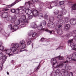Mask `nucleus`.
I'll list each match as a JSON object with an SVG mask.
<instances>
[{
	"instance_id": "nucleus-57",
	"label": "nucleus",
	"mask_w": 76,
	"mask_h": 76,
	"mask_svg": "<svg viewBox=\"0 0 76 76\" xmlns=\"http://www.w3.org/2000/svg\"><path fill=\"white\" fill-rule=\"evenodd\" d=\"M63 48V47L61 46L60 47L56 49V50H58V49H62Z\"/></svg>"
},
{
	"instance_id": "nucleus-21",
	"label": "nucleus",
	"mask_w": 76,
	"mask_h": 76,
	"mask_svg": "<svg viewBox=\"0 0 76 76\" xmlns=\"http://www.w3.org/2000/svg\"><path fill=\"white\" fill-rule=\"evenodd\" d=\"M60 12L63 15H66V13L67 12V11L66 9H63L61 11H60Z\"/></svg>"
},
{
	"instance_id": "nucleus-18",
	"label": "nucleus",
	"mask_w": 76,
	"mask_h": 76,
	"mask_svg": "<svg viewBox=\"0 0 76 76\" xmlns=\"http://www.w3.org/2000/svg\"><path fill=\"white\" fill-rule=\"evenodd\" d=\"M31 28H37V25L34 23H31Z\"/></svg>"
},
{
	"instance_id": "nucleus-1",
	"label": "nucleus",
	"mask_w": 76,
	"mask_h": 76,
	"mask_svg": "<svg viewBox=\"0 0 76 76\" xmlns=\"http://www.w3.org/2000/svg\"><path fill=\"white\" fill-rule=\"evenodd\" d=\"M66 62H62V63L64 65H66V63H69L70 61L73 60V61H76V52L72 54V56L70 55L69 56H67V57L66 59Z\"/></svg>"
},
{
	"instance_id": "nucleus-11",
	"label": "nucleus",
	"mask_w": 76,
	"mask_h": 76,
	"mask_svg": "<svg viewBox=\"0 0 76 76\" xmlns=\"http://www.w3.org/2000/svg\"><path fill=\"white\" fill-rule=\"evenodd\" d=\"M4 52L5 53L7 54H8L9 56H13V54H12V53H11L12 52L11 51V50H10L8 49H6L4 50Z\"/></svg>"
},
{
	"instance_id": "nucleus-4",
	"label": "nucleus",
	"mask_w": 76,
	"mask_h": 76,
	"mask_svg": "<svg viewBox=\"0 0 76 76\" xmlns=\"http://www.w3.org/2000/svg\"><path fill=\"white\" fill-rule=\"evenodd\" d=\"M73 39H71L68 40V43L70 44V46L72 48V50H74V51H76V45L74 44L73 43Z\"/></svg>"
},
{
	"instance_id": "nucleus-55",
	"label": "nucleus",
	"mask_w": 76,
	"mask_h": 76,
	"mask_svg": "<svg viewBox=\"0 0 76 76\" xmlns=\"http://www.w3.org/2000/svg\"><path fill=\"white\" fill-rule=\"evenodd\" d=\"M32 1H33V2L35 3V2H37V1H38V0H32Z\"/></svg>"
},
{
	"instance_id": "nucleus-29",
	"label": "nucleus",
	"mask_w": 76,
	"mask_h": 76,
	"mask_svg": "<svg viewBox=\"0 0 76 76\" xmlns=\"http://www.w3.org/2000/svg\"><path fill=\"white\" fill-rule=\"evenodd\" d=\"M49 20L50 22H53L54 20V18L53 17H50L49 19Z\"/></svg>"
},
{
	"instance_id": "nucleus-22",
	"label": "nucleus",
	"mask_w": 76,
	"mask_h": 76,
	"mask_svg": "<svg viewBox=\"0 0 76 76\" xmlns=\"http://www.w3.org/2000/svg\"><path fill=\"white\" fill-rule=\"evenodd\" d=\"M57 32L58 34L61 35L63 34V31L61 29H59L57 31Z\"/></svg>"
},
{
	"instance_id": "nucleus-3",
	"label": "nucleus",
	"mask_w": 76,
	"mask_h": 76,
	"mask_svg": "<svg viewBox=\"0 0 76 76\" xmlns=\"http://www.w3.org/2000/svg\"><path fill=\"white\" fill-rule=\"evenodd\" d=\"M20 50L21 51H23L25 50L24 48H25V46H26V44L25 42V41L23 40L21 41L20 42Z\"/></svg>"
},
{
	"instance_id": "nucleus-41",
	"label": "nucleus",
	"mask_w": 76,
	"mask_h": 76,
	"mask_svg": "<svg viewBox=\"0 0 76 76\" xmlns=\"http://www.w3.org/2000/svg\"><path fill=\"white\" fill-rule=\"evenodd\" d=\"M45 31H46V32H48L50 33V34H51V33H52V32H53V31H50L48 30V29H47L46 30H45Z\"/></svg>"
},
{
	"instance_id": "nucleus-5",
	"label": "nucleus",
	"mask_w": 76,
	"mask_h": 76,
	"mask_svg": "<svg viewBox=\"0 0 76 76\" xmlns=\"http://www.w3.org/2000/svg\"><path fill=\"white\" fill-rule=\"evenodd\" d=\"M6 19L8 21H11L12 23H13V22H15L16 19V17L14 16L12 18V16H8L7 17Z\"/></svg>"
},
{
	"instance_id": "nucleus-49",
	"label": "nucleus",
	"mask_w": 76,
	"mask_h": 76,
	"mask_svg": "<svg viewBox=\"0 0 76 76\" xmlns=\"http://www.w3.org/2000/svg\"><path fill=\"white\" fill-rule=\"evenodd\" d=\"M66 71V70H65L64 69H61V72H62V73H64V72Z\"/></svg>"
},
{
	"instance_id": "nucleus-15",
	"label": "nucleus",
	"mask_w": 76,
	"mask_h": 76,
	"mask_svg": "<svg viewBox=\"0 0 76 76\" xmlns=\"http://www.w3.org/2000/svg\"><path fill=\"white\" fill-rule=\"evenodd\" d=\"M18 51H19V52H22V51H20V48H19V50L16 49H15V50H14V51H11V53H12V54H17L18 53Z\"/></svg>"
},
{
	"instance_id": "nucleus-46",
	"label": "nucleus",
	"mask_w": 76,
	"mask_h": 76,
	"mask_svg": "<svg viewBox=\"0 0 76 76\" xmlns=\"http://www.w3.org/2000/svg\"><path fill=\"white\" fill-rule=\"evenodd\" d=\"M73 76V72H70L69 74V76Z\"/></svg>"
},
{
	"instance_id": "nucleus-30",
	"label": "nucleus",
	"mask_w": 76,
	"mask_h": 76,
	"mask_svg": "<svg viewBox=\"0 0 76 76\" xmlns=\"http://www.w3.org/2000/svg\"><path fill=\"white\" fill-rule=\"evenodd\" d=\"M32 4V3L31 2H30L29 3L28 2H26L25 3V5H26V6H27V5H28L29 6H31Z\"/></svg>"
},
{
	"instance_id": "nucleus-48",
	"label": "nucleus",
	"mask_w": 76,
	"mask_h": 76,
	"mask_svg": "<svg viewBox=\"0 0 76 76\" xmlns=\"http://www.w3.org/2000/svg\"><path fill=\"white\" fill-rule=\"evenodd\" d=\"M11 12H12V13H15V10L14 9H12L11 10Z\"/></svg>"
},
{
	"instance_id": "nucleus-27",
	"label": "nucleus",
	"mask_w": 76,
	"mask_h": 76,
	"mask_svg": "<svg viewBox=\"0 0 76 76\" xmlns=\"http://www.w3.org/2000/svg\"><path fill=\"white\" fill-rule=\"evenodd\" d=\"M20 24V20H18L17 21H16V22L14 23V25H16V26H17V25H19Z\"/></svg>"
},
{
	"instance_id": "nucleus-24",
	"label": "nucleus",
	"mask_w": 76,
	"mask_h": 76,
	"mask_svg": "<svg viewBox=\"0 0 76 76\" xmlns=\"http://www.w3.org/2000/svg\"><path fill=\"white\" fill-rule=\"evenodd\" d=\"M30 39L28 38L26 39V41H28L27 43V45H30L31 43V41Z\"/></svg>"
},
{
	"instance_id": "nucleus-58",
	"label": "nucleus",
	"mask_w": 76,
	"mask_h": 76,
	"mask_svg": "<svg viewBox=\"0 0 76 76\" xmlns=\"http://www.w3.org/2000/svg\"><path fill=\"white\" fill-rule=\"evenodd\" d=\"M4 34L5 35V37H8V34H6V33H4Z\"/></svg>"
},
{
	"instance_id": "nucleus-50",
	"label": "nucleus",
	"mask_w": 76,
	"mask_h": 76,
	"mask_svg": "<svg viewBox=\"0 0 76 76\" xmlns=\"http://www.w3.org/2000/svg\"><path fill=\"white\" fill-rule=\"evenodd\" d=\"M33 16H31L30 15V16H28V18L29 19H32V17H33Z\"/></svg>"
},
{
	"instance_id": "nucleus-34",
	"label": "nucleus",
	"mask_w": 76,
	"mask_h": 76,
	"mask_svg": "<svg viewBox=\"0 0 76 76\" xmlns=\"http://www.w3.org/2000/svg\"><path fill=\"white\" fill-rule=\"evenodd\" d=\"M26 16L25 15H23L22 16V18H21L22 21H24L25 19H26Z\"/></svg>"
},
{
	"instance_id": "nucleus-2",
	"label": "nucleus",
	"mask_w": 76,
	"mask_h": 76,
	"mask_svg": "<svg viewBox=\"0 0 76 76\" xmlns=\"http://www.w3.org/2000/svg\"><path fill=\"white\" fill-rule=\"evenodd\" d=\"M25 12L26 14L28 15H30L31 16H34L36 17L38 15V11L36 10H34L33 12L32 13V11L30 10L26 9L25 8Z\"/></svg>"
},
{
	"instance_id": "nucleus-8",
	"label": "nucleus",
	"mask_w": 76,
	"mask_h": 76,
	"mask_svg": "<svg viewBox=\"0 0 76 76\" xmlns=\"http://www.w3.org/2000/svg\"><path fill=\"white\" fill-rule=\"evenodd\" d=\"M13 27L12 24L9 25V27L10 28L11 30H14V31H16L18 29V26L14 24Z\"/></svg>"
},
{
	"instance_id": "nucleus-40",
	"label": "nucleus",
	"mask_w": 76,
	"mask_h": 76,
	"mask_svg": "<svg viewBox=\"0 0 76 76\" xmlns=\"http://www.w3.org/2000/svg\"><path fill=\"white\" fill-rule=\"evenodd\" d=\"M58 18H59L60 19H62L63 18V16L61 15H59L58 16H57Z\"/></svg>"
},
{
	"instance_id": "nucleus-62",
	"label": "nucleus",
	"mask_w": 76,
	"mask_h": 76,
	"mask_svg": "<svg viewBox=\"0 0 76 76\" xmlns=\"http://www.w3.org/2000/svg\"><path fill=\"white\" fill-rule=\"evenodd\" d=\"M22 28V25H20L19 27H18V28Z\"/></svg>"
},
{
	"instance_id": "nucleus-51",
	"label": "nucleus",
	"mask_w": 76,
	"mask_h": 76,
	"mask_svg": "<svg viewBox=\"0 0 76 76\" xmlns=\"http://www.w3.org/2000/svg\"><path fill=\"white\" fill-rule=\"evenodd\" d=\"M56 75V73L55 72H52L51 73L52 76H55Z\"/></svg>"
},
{
	"instance_id": "nucleus-38",
	"label": "nucleus",
	"mask_w": 76,
	"mask_h": 76,
	"mask_svg": "<svg viewBox=\"0 0 76 76\" xmlns=\"http://www.w3.org/2000/svg\"><path fill=\"white\" fill-rule=\"evenodd\" d=\"M24 23H25V24H26L28 23V20L26 19H25V20H24Z\"/></svg>"
},
{
	"instance_id": "nucleus-13",
	"label": "nucleus",
	"mask_w": 76,
	"mask_h": 76,
	"mask_svg": "<svg viewBox=\"0 0 76 76\" xmlns=\"http://www.w3.org/2000/svg\"><path fill=\"white\" fill-rule=\"evenodd\" d=\"M73 34H76V31L75 30H73L72 32L66 35L67 37H72Z\"/></svg>"
},
{
	"instance_id": "nucleus-19",
	"label": "nucleus",
	"mask_w": 76,
	"mask_h": 76,
	"mask_svg": "<svg viewBox=\"0 0 76 76\" xmlns=\"http://www.w3.org/2000/svg\"><path fill=\"white\" fill-rule=\"evenodd\" d=\"M48 26L49 27H50V28H51L54 27V23H48Z\"/></svg>"
},
{
	"instance_id": "nucleus-45",
	"label": "nucleus",
	"mask_w": 76,
	"mask_h": 76,
	"mask_svg": "<svg viewBox=\"0 0 76 76\" xmlns=\"http://www.w3.org/2000/svg\"><path fill=\"white\" fill-rule=\"evenodd\" d=\"M3 68V64H0V70H2Z\"/></svg>"
},
{
	"instance_id": "nucleus-6",
	"label": "nucleus",
	"mask_w": 76,
	"mask_h": 76,
	"mask_svg": "<svg viewBox=\"0 0 76 76\" xmlns=\"http://www.w3.org/2000/svg\"><path fill=\"white\" fill-rule=\"evenodd\" d=\"M25 8L23 7H20L18 8V9L16 10L15 11V13L16 14H18L19 13V11L20 10H22V11L23 12H24L25 11Z\"/></svg>"
},
{
	"instance_id": "nucleus-12",
	"label": "nucleus",
	"mask_w": 76,
	"mask_h": 76,
	"mask_svg": "<svg viewBox=\"0 0 76 76\" xmlns=\"http://www.w3.org/2000/svg\"><path fill=\"white\" fill-rule=\"evenodd\" d=\"M58 4V2L57 1H54V3H52L51 4H50V6L48 8L50 9L49 7H53L54 6H57V4Z\"/></svg>"
},
{
	"instance_id": "nucleus-53",
	"label": "nucleus",
	"mask_w": 76,
	"mask_h": 76,
	"mask_svg": "<svg viewBox=\"0 0 76 76\" xmlns=\"http://www.w3.org/2000/svg\"><path fill=\"white\" fill-rule=\"evenodd\" d=\"M8 10L7 9H5L4 10H0V12H3L4 10H5V11H7V10Z\"/></svg>"
},
{
	"instance_id": "nucleus-42",
	"label": "nucleus",
	"mask_w": 76,
	"mask_h": 76,
	"mask_svg": "<svg viewBox=\"0 0 76 76\" xmlns=\"http://www.w3.org/2000/svg\"><path fill=\"white\" fill-rule=\"evenodd\" d=\"M4 50V47L2 46H0V50L3 51Z\"/></svg>"
},
{
	"instance_id": "nucleus-28",
	"label": "nucleus",
	"mask_w": 76,
	"mask_h": 76,
	"mask_svg": "<svg viewBox=\"0 0 76 76\" xmlns=\"http://www.w3.org/2000/svg\"><path fill=\"white\" fill-rule=\"evenodd\" d=\"M53 13L55 15H57L59 13V11L57 9L55 10L54 11Z\"/></svg>"
},
{
	"instance_id": "nucleus-56",
	"label": "nucleus",
	"mask_w": 76,
	"mask_h": 76,
	"mask_svg": "<svg viewBox=\"0 0 76 76\" xmlns=\"http://www.w3.org/2000/svg\"><path fill=\"white\" fill-rule=\"evenodd\" d=\"M16 1H16L14 3H13L11 5V6H14V5H15V4H16Z\"/></svg>"
},
{
	"instance_id": "nucleus-52",
	"label": "nucleus",
	"mask_w": 76,
	"mask_h": 76,
	"mask_svg": "<svg viewBox=\"0 0 76 76\" xmlns=\"http://www.w3.org/2000/svg\"><path fill=\"white\" fill-rule=\"evenodd\" d=\"M58 28H62V25H59L58 26Z\"/></svg>"
},
{
	"instance_id": "nucleus-47",
	"label": "nucleus",
	"mask_w": 76,
	"mask_h": 76,
	"mask_svg": "<svg viewBox=\"0 0 76 76\" xmlns=\"http://www.w3.org/2000/svg\"><path fill=\"white\" fill-rule=\"evenodd\" d=\"M22 27H25V23H21Z\"/></svg>"
},
{
	"instance_id": "nucleus-39",
	"label": "nucleus",
	"mask_w": 76,
	"mask_h": 76,
	"mask_svg": "<svg viewBox=\"0 0 76 76\" xmlns=\"http://www.w3.org/2000/svg\"><path fill=\"white\" fill-rule=\"evenodd\" d=\"M58 57V59L59 60H64V57H61L60 56H59Z\"/></svg>"
},
{
	"instance_id": "nucleus-43",
	"label": "nucleus",
	"mask_w": 76,
	"mask_h": 76,
	"mask_svg": "<svg viewBox=\"0 0 76 76\" xmlns=\"http://www.w3.org/2000/svg\"><path fill=\"white\" fill-rule=\"evenodd\" d=\"M64 4V1H60L59 3V4L60 5H62V4Z\"/></svg>"
},
{
	"instance_id": "nucleus-35",
	"label": "nucleus",
	"mask_w": 76,
	"mask_h": 76,
	"mask_svg": "<svg viewBox=\"0 0 76 76\" xmlns=\"http://www.w3.org/2000/svg\"><path fill=\"white\" fill-rule=\"evenodd\" d=\"M69 73L67 71H65L64 73H63L64 76H67L68 75V74Z\"/></svg>"
},
{
	"instance_id": "nucleus-20",
	"label": "nucleus",
	"mask_w": 76,
	"mask_h": 76,
	"mask_svg": "<svg viewBox=\"0 0 76 76\" xmlns=\"http://www.w3.org/2000/svg\"><path fill=\"white\" fill-rule=\"evenodd\" d=\"M57 60L55 58H52L51 59V63L53 64H55V63H57Z\"/></svg>"
},
{
	"instance_id": "nucleus-33",
	"label": "nucleus",
	"mask_w": 76,
	"mask_h": 76,
	"mask_svg": "<svg viewBox=\"0 0 76 76\" xmlns=\"http://www.w3.org/2000/svg\"><path fill=\"white\" fill-rule=\"evenodd\" d=\"M37 15L36 16H39V17H42V18H43V14H42L40 13L38 15V12L37 11Z\"/></svg>"
},
{
	"instance_id": "nucleus-16",
	"label": "nucleus",
	"mask_w": 76,
	"mask_h": 76,
	"mask_svg": "<svg viewBox=\"0 0 76 76\" xmlns=\"http://www.w3.org/2000/svg\"><path fill=\"white\" fill-rule=\"evenodd\" d=\"M70 28V25L69 24H66L65 26L64 29L65 31H68V30H69Z\"/></svg>"
},
{
	"instance_id": "nucleus-32",
	"label": "nucleus",
	"mask_w": 76,
	"mask_h": 76,
	"mask_svg": "<svg viewBox=\"0 0 76 76\" xmlns=\"http://www.w3.org/2000/svg\"><path fill=\"white\" fill-rule=\"evenodd\" d=\"M2 58L3 60H4V62L6 60V59L7 58V57H6V56L3 55V56L2 57Z\"/></svg>"
},
{
	"instance_id": "nucleus-14",
	"label": "nucleus",
	"mask_w": 76,
	"mask_h": 76,
	"mask_svg": "<svg viewBox=\"0 0 76 76\" xmlns=\"http://www.w3.org/2000/svg\"><path fill=\"white\" fill-rule=\"evenodd\" d=\"M70 22L72 25H76V20L75 19H71L70 20Z\"/></svg>"
},
{
	"instance_id": "nucleus-63",
	"label": "nucleus",
	"mask_w": 76,
	"mask_h": 76,
	"mask_svg": "<svg viewBox=\"0 0 76 76\" xmlns=\"http://www.w3.org/2000/svg\"><path fill=\"white\" fill-rule=\"evenodd\" d=\"M65 21H66V22H68V20H67V18H66L65 20Z\"/></svg>"
},
{
	"instance_id": "nucleus-7",
	"label": "nucleus",
	"mask_w": 76,
	"mask_h": 76,
	"mask_svg": "<svg viewBox=\"0 0 76 76\" xmlns=\"http://www.w3.org/2000/svg\"><path fill=\"white\" fill-rule=\"evenodd\" d=\"M29 37L30 38H32V39H35L37 37V34L36 33H31V34H29Z\"/></svg>"
},
{
	"instance_id": "nucleus-26",
	"label": "nucleus",
	"mask_w": 76,
	"mask_h": 76,
	"mask_svg": "<svg viewBox=\"0 0 76 76\" xmlns=\"http://www.w3.org/2000/svg\"><path fill=\"white\" fill-rule=\"evenodd\" d=\"M72 69L71 66H69V65H67L65 67V70H70Z\"/></svg>"
},
{
	"instance_id": "nucleus-59",
	"label": "nucleus",
	"mask_w": 76,
	"mask_h": 76,
	"mask_svg": "<svg viewBox=\"0 0 76 76\" xmlns=\"http://www.w3.org/2000/svg\"><path fill=\"white\" fill-rule=\"evenodd\" d=\"M19 20H20L21 22L22 23H23L24 21H22V18L21 19H20Z\"/></svg>"
},
{
	"instance_id": "nucleus-64",
	"label": "nucleus",
	"mask_w": 76,
	"mask_h": 76,
	"mask_svg": "<svg viewBox=\"0 0 76 76\" xmlns=\"http://www.w3.org/2000/svg\"><path fill=\"white\" fill-rule=\"evenodd\" d=\"M1 45H2V42H0V46H1Z\"/></svg>"
},
{
	"instance_id": "nucleus-9",
	"label": "nucleus",
	"mask_w": 76,
	"mask_h": 76,
	"mask_svg": "<svg viewBox=\"0 0 76 76\" xmlns=\"http://www.w3.org/2000/svg\"><path fill=\"white\" fill-rule=\"evenodd\" d=\"M41 24L38 27V29L39 30H41L42 29V26H45L46 25V22L44 20L41 22Z\"/></svg>"
},
{
	"instance_id": "nucleus-37",
	"label": "nucleus",
	"mask_w": 76,
	"mask_h": 76,
	"mask_svg": "<svg viewBox=\"0 0 76 76\" xmlns=\"http://www.w3.org/2000/svg\"><path fill=\"white\" fill-rule=\"evenodd\" d=\"M3 53H0V60L2 59V58L3 56Z\"/></svg>"
},
{
	"instance_id": "nucleus-36",
	"label": "nucleus",
	"mask_w": 76,
	"mask_h": 76,
	"mask_svg": "<svg viewBox=\"0 0 76 76\" xmlns=\"http://www.w3.org/2000/svg\"><path fill=\"white\" fill-rule=\"evenodd\" d=\"M60 73V69H57L55 71V73L56 74H59Z\"/></svg>"
},
{
	"instance_id": "nucleus-23",
	"label": "nucleus",
	"mask_w": 76,
	"mask_h": 76,
	"mask_svg": "<svg viewBox=\"0 0 76 76\" xmlns=\"http://www.w3.org/2000/svg\"><path fill=\"white\" fill-rule=\"evenodd\" d=\"M12 45L13 47H15L16 49L19 47V45L18 44H13Z\"/></svg>"
},
{
	"instance_id": "nucleus-31",
	"label": "nucleus",
	"mask_w": 76,
	"mask_h": 76,
	"mask_svg": "<svg viewBox=\"0 0 76 76\" xmlns=\"http://www.w3.org/2000/svg\"><path fill=\"white\" fill-rule=\"evenodd\" d=\"M16 48H15V47H12L11 48V51H15V50H16Z\"/></svg>"
},
{
	"instance_id": "nucleus-17",
	"label": "nucleus",
	"mask_w": 76,
	"mask_h": 76,
	"mask_svg": "<svg viewBox=\"0 0 76 76\" xmlns=\"http://www.w3.org/2000/svg\"><path fill=\"white\" fill-rule=\"evenodd\" d=\"M8 16V13L7 12H4L1 15L2 17L3 18H6Z\"/></svg>"
},
{
	"instance_id": "nucleus-61",
	"label": "nucleus",
	"mask_w": 76,
	"mask_h": 76,
	"mask_svg": "<svg viewBox=\"0 0 76 76\" xmlns=\"http://www.w3.org/2000/svg\"><path fill=\"white\" fill-rule=\"evenodd\" d=\"M39 69V65L38 66V67H37L36 70H38Z\"/></svg>"
},
{
	"instance_id": "nucleus-54",
	"label": "nucleus",
	"mask_w": 76,
	"mask_h": 76,
	"mask_svg": "<svg viewBox=\"0 0 76 76\" xmlns=\"http://www.w3.org/2000/svg\"><path fill=\"white\" fill-rule=\"evenodd\" d=\"M44 40H45V39L44 38H41L40 41H41V42H42V41H44Z\"/></svg>"
},
{
	"instance_id": "nucleus-44",
	"label": "nucleus",
	"mask_w": 76,
	"mask_h": 76,
	"mask_svg": "<svg viewBox=\"0 0 76 76\" xmlns=\"http://www.w3.org/2000/svg\"><path fill=\"white\" fill-rule=\"evenodd\" d=\"M44 18L46 19H48V15H45L44 16Z\"/></svg>"
},
{
	"instance_id": "nucleus-25",
	"label": "nucleus",
	"mask_w": 76,
	"mask_h": 76,
	"mask_svg": "<svg viewBox=\"0 0 76 76\" xmlns=\"http://www.w3.org/2000/svg\"><path fill=\"white\" fill-rule=\"evenodd\" d=\"M72 8L74 10H76V3L73 5L72 7Z\"/></svg>"
},
{
	"instance_id": "nucleus-10",
	"label": "nucleus",
	"mask_w": 76,
	"mask_h": 76,
	"mask_svg": "<svg viewBox=\"0 0 76 76\" xmlns=\"http://www.w3.org/2000/svg\"><path fill=\"white\" fill-rule=\"evenodd\" d=\"M53 66L55 68L56 67H59V68H61L63 66V64L62 63V62L59 65H58V63H55V64H52Z\"/></svg>"
},
{
	"instance_id": "nucleus-60",
	"label": "nucleus",
	"mask_w": 76,
	"mask_h": 76,
	"mask_svg": "<svg viewBox=\"0 0 76 76\" xmlns=\"http://www.w3.org/2000/svg\"><path fill=\"white\" fill-rule=\"evenodd\" d=\"M59 74V76H63V75H62V74L61 73H60Z\"/></svg>"
}]
</instances>
